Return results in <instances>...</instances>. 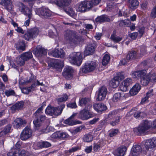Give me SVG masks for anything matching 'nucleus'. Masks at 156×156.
Listing matches in <instances>:
<instances>
[{
  "label": "nucleus",
  "instance_id": "53",
  "mask_svg": "<svg viewBox=\"0 0 156 156\" xmlns=\"http://www.w3.org/2000/svg\"><path fill=\"white\" fill-rule=\"evenodd\" d=\"M5 95L7 97L11 95H13L15 94V92L12 89L5 90Z\"/></svg>",
  "mask_w": 156,
  "mask_h": 156
},
{
  "label": "nucleus",
  "instance_id": "23",
  "mask_svg": "<svg viewBox=\"0 0 156 156\" xmlns=\"http://www.w3.org/2000/svg\"><path fill=\"white\" fill-rule=\"evenodd\" d=\"M26 124V122L25 120L19 118L16 119L14 120L12 125L14 128L17 129L22 127L23 125Z\"/></svg>",
  "mask_w": 156,
  "mask_h": 156
},
{
  "label": "nucleus",
  "instance_id": "5",
  "mask_svg": "<svg viewBox=\"0 0 156 156\" xmlns=\"http://www.w3.org/2000/svg\"><path fill=\"white\" fill-rule=\"evenodd\" d=\"M91 108V104H89L87 106H85L84 109L80 112V115L82 120H87L94 116V113L90 111Z\"/></svg>",
  "mask_w": 156,
  "mask_h": 156
},
{
  "label": "nucleus",
  "instance_id": "58",
  "mask_svg": "<svg viewBox=\"0 0 156 156\" xmlns=\"http://www.w3.org/2000/svg\"><path fill=\"white\" fill-rule=\"evenodd\" d=\"M34 79V76L32 73H30V75L29 76L27 79L26 82L28 83L31 82L33 81Z\"/></svg>",
  "mask_w": 156,
  "mask_h": 156
},
{
  "label": "nucleus",
  "instance_id": "32",
  "mask_svg": "<svg viewBox=\"0 0 156 156\" xmlns=\"http://www.w3.org/2000/svg\"><path fill=\"white\" fill-rule=\"evenodd\" d=\"M65 107V105L64 104L57 107H54V115L57 116L60 115Z\"/></svg>",
  "mask_w": 156,
  "mask_h": 156
},
{
  "label": "nucleus",
  "instance_id": "40",
  "mask_svg": "<svg viewBox=\"0 0 156 156\" xmlns=\"http://www.w3.org/2000/svg\"><path fill=\"white\" fill-rule=\"evenodd\" d=\"M26 61L23 59L21 55L16 57V62L17 64L19 66H24Z\"/></svg>",
  "mask_w": 156,
  "mask_h": 156
},
{
  "label": "nucleus",
  "instance_id": "19",
  "mask_svg": "<svg viewBox=\"0 0 156 156\" xmlns=\"http://www.w3.org/2000/svg\"><path fill=\"white\" fill-rule=\"evenodd\" d=\"M0 4L8 11H11L13 7L11 0H0Z\"/></svg>",
  "mask_w": 156,
  "mask_h": 156
},
{
  "label": "nucleus",
  "instance_id": "6",
  "mask_svg": "<svg viewBox=\"0 0 156 156\" xmlns=\"http://www.w3.org/2000/svg\"><path fill=\"white\" fill-rule=\"evenodd\" d=\"M82 60V54L80 52L72 53L69 58V60L71 63L78 66L81 65Z\"/></svg>",
  "mask_w": 156,
  "mask_h": 156
},
{
  "label": "nucleus",
  "instance_id": "64",
  "mask_svg": "<svg viewBox=\"0 0 156 156\" xmlns=\"http://www.w3.org/2000/svg\"><path fill=\"white\" fill-rule=\"evenodd\" d=\"M80 148L78 146H76L72 147L71 149L69 150V153H72L75 152L77 150H80Z\"/></svg>",
  "mask_w": 156,
  "mask_h": 156
},
{
  "label": "nucleus",
  "instance_id": "43",
  "mask_svg": "<svg viewBox=\"0 0 156 156\" xmlns=\"http://www.w3.org/2000/svg\"><path fill=\"white\" fill-rule=\"evenodd\" d=\"M114 77L115 80H118L120 82L125 78L123 72H121L117 73L116 76Z\"/></svg>",
  "mask_w": 156,
  "mask_h": 156
},
{
  "label": "nucleus",
  "instance_id": "60",
  "mask_svg": "<svg viewBox=\"0 0 156 156\" xmlns=\"http://www.w3.org/2000/svg\"><path fill=\"white\" fill-rule=\"evenodd\" d=\"M67 106L71 108H75L77 107V105L75 101L73 102L69 103L67 104Z\"/></svg>",
  "mask_w": 156,
  "mask_h": 156
},
{
  "label": "nucleus",
  "instance_id": "44",
  "mask_svg": "<svg viewBox=\"0 0 156 156\" xmlns=\"http://www.w3.org/2000/svg\"><path fill=\"white\" fill-rule=\"evenodd\" d=\"M54 107L48 106L45 109L46 114L51 116L54 115Z\"/></svg>",
  "mask_w": 156,
  "mask_h": 156
},
{
  "label": "nucleus",
  "instance_id": "56",
  "mask_svg": "<svg viewBox=\"0 0 156 156\" xmlns=\"http://www.w3.org/2000/svg\"><path fill=\"white\" fill-rule=\"evenodd\" d=\"M140 55L141 56L147 54L146 47L145 46H142L140 48Z\"/></svg>",
  "mask_w": 156,
  "mask_h": 156
},
{
  "label": "nucleus",
  "instance_id": "22",
  "mask_svg": "<svg viewBox=\"0 0 156 156\" xmlns=\"http://www.w3.org/2000/svg\"><path fill=\"white\" fill-rule=\"evenodd\" d=\"M145 145L147 149L156 146V137H154L147 140L145 142Z\"/></svg>",
  "mask_w": 156,
  "mask_h": 156
},
{
  "label": "nucleus",
  "instance_id": "15",
  "mask_svg": "<svg viewBox=\"0 0 156 156\" xmlns=\"http://www.w3.org/2000/svg\"><path fill=\"white\" fill-rule=\"evenodd\" d=\"M88 3V1H84L81 2L77 8V11L81 12H85L87 9H89L91 8V5H89Z\"/></svg>",
  "mask_w": 156,
  "mask_h": 156
},
{
  "label": "nucleus",
  "instance_id": "34",
  "mask_svg": "<svg viewBox=\"0 0 156 156\" xmlns=\"http://www.w3.org/2000/svg\"><path fill=\"white\" fill-rule=\"evenodd\" d=\"M75 115H73L69 118L65 120L64 123L70 126H72L75 124L79 123L78 122H75L73 119V118Z\"/></svg>",
  "mask_w": 156,
  "mask_h": 156
},
{
  "label": "nucleus",
  "instance_id": "62",
  "mask_svg": "<svg viewBox=\"0 0 156 156\" xmlns=\"http://www.w3.org/2000/svg\"><path fill=\"white\" fill-rule=\"evenodd\" d=\"M125 27H129L131 24V22L129 20H123Z\"/></svg>",
  "mask_w": 156,
  "mask_h": 156
},
{
  "label": "nucleus",
  "instance_id": "49",
  "mask_svg": "<svg viewBox=\"0 0 156 156\" xmlns=\"http://www.w3.org/2000/svg\"><path fill=\"white\" fill-rule=\"evenodd\" d=\"M104 144H103L102 141H100L99 144H96L94 147V150L95 151H98L100 150L101 147L104 146Z\"/></svg>",
  "mask_w": 156,
  "mask_h": 156
},
{
  "label": "nucleus",
  "instance_id": "39",
  "mask_svg": "<svg viewBox=\"0 0 156 156\" xmlns=\"http://www.w3.org/2000/svg\"><path fill=\"white\" fill-rule=\"evenodd\" d=\"M12 126L10 124H9L6 126L3 130L0 132V137L8 133H10L11 128Z\"/></svg>",
  "mask_w": 156,
  "mask_h": 156
},
{
  "label": "nucleus",
  "instance_id": "61",
  "mask_svg": "<svg viewBox=\"0 0 156 156\" xmlns=\"http://www.w3.org/2000/svg\"><path fill=\"white\" fill-rule=\"evenodd\" d=\"M151 16L153 18L156 17V6L152 10L151 14Z\"/></svg>",
  "mask_w": 156,
  "mask_h": 156
},
{
  "label": "nucleus",
  "instance_id": "2",
  "mask_svg": "<svg viewBox=\"0 0 156 156\" xmlns=\"http://www.w3.org/2000/svg\"><path fill=\"white\" fill-rule=\"evenodd\" d=\"M65 38L66 43L73 46L78 44L80 40V37L76 34L75 32L71 30L66 32Z\"/></svg>",
  "mask_w": 156,
  "mask_h": 156
},
{
  "label": "nucleus",
  "instance_id": "48",
  "mask_svg": "<svg viewBox=\"0 0 156 156\" xmlns=\"http://www.w3.org/2000/svg\"><path fill=\"white\" fill-rule=\"evenodd\" d=\"M121 94L120 93H115L112 98V101L114 102H116L119 101L121 97Z\"/></svg>",
  "mask_w": 156,
  "mask_h": 156
},
{
  "label": "nucleus",
  "instance_id": "38",
  "mask_svg": "<svg viewBox=\"0 0 156 156\" xmlns=\"http://www.w3.org/2000/svg\"><path fill=\"white\" fill-rule=\"evenodd\" d=\"M139 4V2L137 0H128L129 6L131 9H134L136 8Z\"/></svg>",
  "mask_w": 156,
  "mask_h": 156
},
{
  "label": "nucleus",
  "instance_id": "36",
  "mask_svg": "<svg viewBox=\"0 0 156 156\" xmlns=\"http://www.w3.org/2000/svg\"><path fill=\"white\" fill-rule=\"evenodd\" d=\"M110 39L114 43H117L121 41L122 38L118 36H117L116 31L115 30L113 31L112 34L111 35Z\"/></svg>",
  "mask_w": 156,
  "mask_h": 156
},
{
  "label": "nucleus",
  "instance_id": "42",
  "mask_svg": "<svg viewBox=\"0 0 156 156\" xmlns=\"http://www.w3.org/2000/svg\"><path fill=\"white\" fill-rule=\"evenodd\" d=\"M37 145L41 147H48L51 146V144L47 141L39 142L38 143Z\"/></svg>",
  "mask_w": 156,
  "mask_h": 156
},
{
  "label": "nucleus",
  "instance_id": "54",
  "mask_svg": "<svg viewBox=\"0 0 156 156\" xmlns=\"http://www.w3.org/2000/svg\"><path fill=\"white\" fill-rule=\"evenodd\" d=\"M28 17V19L26 20L24 22V25L25 26H29L30 20L31 19L32 16V13H28V14L27 15Z\"/></svg>",
  "mask_w": 156,
  "mask_h": 156
},
{
  "label": "nucleus",
  "instance_id": "13",
  "mask_svg": "<svg viewBox=\"0 0 156 156\" xmlns=\"http://www.w3.org/2000/svg\"><path fill=\"white\" fill-rule=\"evenodd\" d=\"M32 130L30 129L27 127H25L20 134V139L23 140H27L32 136Z\"/></svg>",
  "mask_w": 156,
  "mask_h": 156
},
{
  "label": "nucleus",
  "instance_id": "30",
  "mask_svg": "<svg viewBox=\"0 0 156 156\" xmlns=\"http://www.w3.org/2000/svg\"><path fill=\"white\" fill-rule=\"evenodd\" d=\"M94 110L98 112L105 110L107 109L106 106L101 103L95 104L93 105Z\"/></svg>",
  "mask_w": 156,
  "mask_h": 156
},
{
  "label": "nucleus",
  "instance_id": "35",
  "mask_svg": "<svg viewBox=\"0 0 156 156\" xmlns=\"http://www.w3.org/2000/svg\"><path fill=\"white\" fill-rule=\"evenodd\" d=\"M15 47L19 51H24L25 49V45L23 41L18 42L15 44Z\"/></svg>",
  "mask_w": 156,
  "mask_h": 156
},
{
  "label": "nucleus",
  "instance_id": "45",
  "mask_svg": "<svg viewBox=\"0 0 156 156\" xmlns=\"http://www.w3.org/2000/svg\"><path fill=\"white\" fill-rule=\"evenodd\" d=\"M83 127L80 126L73 129L71 131V133L74 135L79 133L82 131Z\"/></svg>",
  "mask_w": 156,
  "mask_h": 156
},
{
  "label": "nucleus",
  "instance_id": "16",
  "mask_svg": "<svg viewBox=\"0 0 156 156\" xmlns=\"http://www.w3.org/2000/svg\"><path fill=\"white\" fill-rule=\"evenodd\" d=\"M95 50V47L94 44L89 43L86 47V49L84 51V55L87 56L92 54Z\"/></svg>",
  "mask_w": 156,
  "mask_h": 156
},
{
  "label": "nucleus",
  "instance_id": "29",
  "mask_svg": "<svg viewBox=\"0 0 156 156\" xmlns=\"http://www.w3.org/2000/svg\"><path fill=\"white\" fill-rule=\"evenodd\" d=\"M72 0H58L55 3L58 6L64 7L70 5Z\"/></svg>",
  "mask_w": 156,
  "mask_h": 156
},
{
  "label": "nucleus",
  "instance_id": "1",
  "mask_svg": "<svg viewBox=\"0 0 156 156\" xmlns=\"http://www.w3.org/2000/svg\"><path fill=\"white\" fill-rule=\"evenodd\" d=\"M147 71L143 69L133 72L132 76L134 78L140 79V82L143 85H147L150 82H154L156 81V72L153 70L146 74Z\"/></svg>",
  "mask_w": 156,
  "mask_h": 156
},
{
  "label": "nucleus",
  "instance_id": "3",
  "mask_svg": "<svg viewBox=\"0 0 156 156\" xmlns=\"http://www.w3.org/2000/svg\"><path fill=\"white\" fill-rule=\"evenodd\" d=\"M43 106L39 108L34 113L33 123L37 128L39 127L46 119V116L43 115L42 111Z\"/></svg>",
  "mask_w": 156,
  "mask_h": 156
},
{
  "label": "nucleus",
  "instance_id": "47",
  "mask_svg": "<svg viewBox=\"0 0 156 156\" xmlns=\"http://www.w3.org/2000/svg\"><path fill=\"white\" fill-rule=\"evenodd\" d=\"M110 59V56L107 54L105 55L103 58L102 61V64L103 66H106L108 63Z\"/></svg>",
  "mask_w": 156,
  "mask_h": 156
},
{
  "label": "nucleus",
  "instance_id": "17",
  "mask_svg": "<svg viewBox=\"0 0 156 156\" xmlns=\"http://www.w3.org/2000/svg\"><path fill=\"white\" fill-rule=\"evenodd\" d=\"M73 69L71 67L67 66L65 67L63 72L62 75L66 79H69L72 77V73Z\"/></svg>",
  "mask_w": 156,
  "mask_h": 156
},
{
  "label": "nucleus",
  "instance_id": "18",
  "mask_svg": "<svg viewBox=\"0 0 156 156\" xmlns=\"http://www.w3.org/2000/svg\"><path fill=\"white\" fill-rule=\"evenodd\" d=\"M142 148L139 145H133L129 156H137L141 152Z\"/></svg>",
  "mask_w": 156,
  "mask_h": 156
},
{
  "label": "nucleus",
  "instance_id": "14",
  "mask_svg": "<svg viewBox=\"0 0 156 156\" xmlns=\"http://www.w3.org/2000/svg\"><path fill=\"white\" fill-rule=\"evenodd\" d=\"M108 91L106 87L103 86L100 88L98 91V97L97 100L98 101L104 100L107 94Z\"/></svg>",
  "mask_w": 156,
  "mask_h": 156
},
{
  "label": "nucleus",
  "instance_id": "59",
  "mask_svg": "<svg viewBox=\"0 0 156 156\" xmlns=\"http://www.w3.org/2000/svg\"><path fill=\"white\" fill-rule=\"evenodd\" d=\"M118 133V130L113 129L111 130L109 133V136L110 137H112L116 135Z\"/></svg>",
  "mask_w": 156,
  "mask_h": 156
},
{
  "label": "nucleus",
  "instance_id": "4",
  "mask_svg": "<svg viewBox=\"0 0 156 156\" xmlns=\"http://www.w3.org/2000/svg\"><path fill=\"white\" fill-rule=\"evenodd\" d=\"M152 123L147 120H143L137 127L134 128L133 130L134 133L138 135L144 133L151 126Z\"/></svg>",
  "mask_w": 156,
  "mask_h": 156
},
{
  "label": "nucleus",
  "instance_id": "51",
  "mask_svg": "<svg viewBox=\"0 0 156 156\" xmlns=\"http://www.w3.org/2000/svg\"><path fill=\"white\" fill-rule=\"evenodd\" d=\"M101 0H89L88 1V4L91 5V8L94 6L98 5Z\"/></svg>",
  "mask_w": 156,
  "mask_h": 156
},
{
  "label": "nucleus",
  "instance_id": "25",
  "mask_svg": "<svg viewBox=\"0 0 156 156\" xmlns=\"http://www.w3.org/2000/svg\"><path fill=\"white\" fill-rule=\"evenodd\" d=\"M127 150L125 146L119 147L115 151L114 154L115 156H124Z\"/></svg>",
  "mask_w": 156,
  "mask_h": 156
},
{
  "label": "nucleus",
  "instance_id": "41",
  "mask_svg": "<svg viewBox=\"0 0 156 156\" xmlns=\"http://www.w3.org/2000/svg\"><path fill=\"white\" fill-rule=\"evenodd\" d=\"M20 55L25 61H27L33 57L32 53L29 52H24Z\"/></svg>",
  "mask_w": 156,
  "mask_h": 156
},
{
  "label": "nucleus",
  "instance_id": "31",
  "mask_svg": "<svg viewBox=\"0 0 156 156\" xmlns=\"http://www.w3.org/2000/svg\"><path fill=\"white\" fill-rule=\"evenodd\" d=\"M52 66L55 68L61 69L64 66L63 62L60 60L54 59L53 61Z\"/></svg>",
  "mask_w": 156,
  "mask_h": 156
},
{
  "label": "nucleus",
  "instance_id": "8",
  "mask_svg": "<svg viewBox=\"0 0 156 156\" xmlns=\"http://www.w3.org/2000/svg\"><path fill=\"white\" fill-rule=\"evenodd\" d=\"M38 29L37 28H34L31 30L27 31L23 36L24 38L26 40L29 41L34 39L38 34Z\"/></svg>",
  "mask_w": 156,
  "mask_h": 156
},
{
  "label": "nucleus",
  "instance_id": "28",
  "mask_svg": "<svg viewBox=\"0 0 156 156\" xmlns=\"http://www.w3.org/2000/svg\"><path fill=\"white\" fill-rule=\"evenodd\" d=\"M141 89V86L138 83H136L129 91V93L131 96L136 94Z\"/></svg>",
  "mask_w": 156,
  "mask_h": 156
},
{
  "label": "nucleus",
  "instance_id": "7",
  "mask_svg": "<svg viewBox=\"0 0 156 156\" xmlns=\"http://www.w3.org/2000/svg\"><path fill=\"white\" fill-rule=\"evenodd\" d=\"M96 66V63L93 61H89L86 62L83 66L81 70L84 73H87L93 71Z\"/></svg>",
  "mask_w": 156,
  "mask_h": 156
},
{
  "label": "nucleus",
  "instance_id": "24",
  "mask_svg": "<svg viewBox=\"0 0 156 156\" xmlns=\"http://www.w3.org/2000/svg\"><path fill=\"white\" fill-rule=\"evenodd\" d=\"M52 55L55 57L63 58L65 56V53L62 49H56L52 52Z\"/></svg>",
  "mask_w": 156,
  "mask_h": 156
},
{
  "label": "nucleus",
  "instance_id": "9",
  "mask_svg": "<svg viewBox=\"0 0 156 156\" xmlns=\"http://www.w3.org/2000/svg\"><path fill=\"white\" fill-rule=\"evenodd\" d=\"M35 12L36 14L42 18H47L51 15L50 11L46 8H39L36 9Z\"/></svg>",
  "mask_w": 156,
  "mask_h": 156
},
{
  "label": "nucleus",
  "instance_id": "27",
  "mask_svg": "<svg viewBox=\"0 0 156 156\" xmlns=\"http://www.w3.org/2000/svg\"><path fill=\"white\" fill-rule=\"evenodd\" d=\"M24 106V102L21 101L16 103L10 107V109L13 112H15L16 110L21 109L23 108Z\"/></svg>",
  "mask_w": 156,
  "mask_h": 156
},
{
  "label": "nucleus",
  "instance_id": "20",
  "mask_svg": "<svg viewBox=\"0 0 156 156\" xmlns=\"http://www.w3.org/2000/svg\"><path fill=\"white\" fill-rule=\"evenodd\" d=\"M19 9L23 14L25 15H27L28 13H32L31 9H29L21 3L19 4Z\"/></svg>",
  "mask_w": 156,
  "mask_h": 156
},
{
  "label": "nucleus",
  "instance_id": "10",
  "mask_svg": "<svg viewBox=\"0 0 156 156\" xmlns=\"http://www.w3.org/2000/svg\"><path fill=\"white\" fill-rule=\"evenodd\" d=\"M29 155L28 151L24 150L16 149L8 153L7 156H27Z\"/></svg>",
  "mask_w": 156,
  "mask_h": 156
},
{
  "label": "nucleus",
  "instance_id": "12",
  "mask_svg": "<svg viewBox=\"0 0 156 156\" xmlns=\"http://www.w3.org/2000/svg\"><path fill=\"white\" fill-rule=\"evenodd\" d=\"M115 115V112L114 111L110 112L108 115V116L106 118L107 121H110V124L112 126H114L118 124L120 120L121 117L120 116L117 117L114 121H112Z\"/></svg>",
  "mask_w": 156,
  "mask_h": 156
},
{
  "label": "nucleus",
  "instance_id": "52",
  "mask_svg": "<svg viewBox=\"0 0 156 156\" xmlns=\"http://www.w3.org/2000/svg\"><path fill=\"white\" fill-rule=\"evenodd\" d=\"M65 12L71 16L74 15L75 12L73 9L71 8H69L65 10Z\"/></svg>",
  "mask_w": 156,
  "mask_h": 156
},
{
  "label": "nucleus",
  "instance_id": "55",
  "mask_svg": "<svg viewBox=\"0 0 156 156\" xmlns=\"http://www.w3.org/2000/svg\"><path fill=\"white\" fill-rule=\"evenodd\" d=\"M67 99L68 96L66 94H65L62 97L58 98L57 100L58 102H61L66 101Z\"/></svg>",
  "mask_w": 156,
  "mask_h": 156
},
{
  "label": "nucleus",
  "instance_id": "33",
  "mask_svg": "<svg viewBox=\"0 0 156 156\" xmlns=\"http://www.w3.org/2000/svg\"><path fill=\"white\" fill-rule=\"evenodd\" d=\"M95 20L97 22L101 23L105 22H109L110 20L108 16L104 15L97 17Z\"/></svg>",
  "mask_w": 156,
  "mask_h": 156
},
{
  "label": "nucleus",
  "instance_id": "63",
  "mask_svg": "<svg viewBox=\"0 0 156 156\" xmlns=\"http://www.w3.org/2000/svg\"><path fill=\"white\" fill-rule=\"evenodd\" d=\"M149 101V100L147 97L145 96L144 98H142L140 103L141 104H144L146 103H148Z\"/></svg>",
  "mask_w": 156,
  "mask_h": 156
},
{
  "label": "nucleus",
  "instance_id": "11",
  "mask_svg": "<svg viewBox=\"0 0 156 156\" xmlns=\"http://www.w3.org/2000/svg\"><path fill=\"white\" fill-rule=\"evenodd\" d=\"M47 50L45 49L41 45H38L32 51L33 53L36 56L41 57L46 54Z\"/></svg>",
  "mask_w": 156,
  "mask_h": 156
},
{
  "label": "nucleus",
  "instance_id": "37",
  "mask_svg": "<svg viewBox=\"0 0 156 156\" xmlns=\"http://www.w3.org/2000/svg\"><path fill=\"white\" fill-rule=\"evenodd\" d=\"M136 52L134 51H132L127 55L126 58L129 62L132 61L136 58Z\"/></svg>",
  "mask_w": 156,
  "mask_h": 156
},
{
  "label": "nucleus",
  "instance_id": "50",
  "mask_svg": "<svg viewBox=\"0 0 156 156\" xmlns=\"http://www.w3.org/2000/svg\"><path fill=\"white\" fill-rule=\"evenodd\" d=\"M119 82L115 79V77L110 82V86L114 88L116 87L119 85Z\"/></svg>",
  "mask_w": 156,
  "mask_h": 156
},
{
  "label": "nucleus",
  "instance_id": "26",
  "mask_svg": "<svg viewBox=\"0 0 156 156\" xmlns=\"http://www.w3.org/2000/svg\"><path fill=\"white\" fill-rule=\"evenodd\" d=\"M90 99L89 98H80L79 101V105L83 107L86 105L87 106V105L90 104Z\"/></svg>",
  "mask_w": 156,
  "mask_h": 156
},
{
  "label": "nucleus",
  "instance_id": "46",
  "mask_svg": "<svg viewBox=\"0 0 156 156\" xmlns=\"http://www.w3.org/2000/svg\"><path fill=\"white\" fill-rule=\"evenodd\" d=\"M93 135L90 134L85 135L83 137V140L85 142H89L91 141L93 139Z\"/></svg>",
  "mask_w": 156,
  "mask_h": 156
},
{
  "label": "nucleus",
  "instance_id": "57",
  "mask_svg": "<svg viewBox=\"0 0 156 156\" xmlns=\"http://www.w3.org/2000/svg\"><path fill=\"white\" fill-rule=\"evenodd\" d=\"M58 138L64 139L66 138L68 135L67 133L65 132H58Z\"/></svg>",
  "mask_w": 156,
  "mask_h": 156
},
{
  "label": "nucleus",
  "instance_id": "21",
  "mask_svg": "<svg viewBox=\"0 0 156 156\" xmlns=\"http://www.w3.org/2000/svg\"><path fill=\"white\" fill-rule=\"evenodd\" d=\"M132 83V80L130 78H128L123 82V85L120 87L121 90L123 91H126L127 87L130 85Z\"/></svg>",
  "mask_w": 156,
  "mask_h": 156
}]
</instances>
